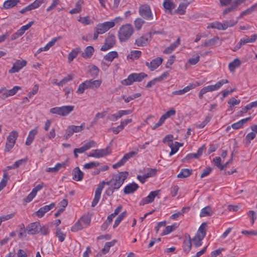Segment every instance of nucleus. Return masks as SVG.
<instances>
[{
	"label": "nucleus",
	"mask_w": 257,
	"mask_h": 257,
	"mask_svg": "<svg viewBox=\"0 0 257 257\" xmlns=\"http://www.w3.org/2000/svg\"><path fill=\"white\" fill-rule=\"evenodd\" d=\"M134 28L131 24H125L122 26L119 29L118 37L120 42L128 40L133 34Z\"/></svg>",
	"instance_id": "nucleus-1"
},
{
	"label": "nucleus",
	"mask_w": 257,
	"mask_h": 257,
	"mask_svg": "<svg viewBox=\"0 0 257 257\" xmlns=\"http://www.w3.org/2000/svg\"><path fill=\"white\" fill-rule=\"evenodd\" d=\"M128 173L126 171L121 172L118 174H114L111 178V186L114 189H118L123 184L124 180L127 178Z\"/></svg>",
	"instance_id": "nucleus-2"
},
{
	"label": "nucleus",
	"mask_w": 257,
	"mask_h": 257,
	"mask_svg": "<svg viewBox=\"0 0 257 257\" xmlns=\"http://www.w3.org/2000/svg\"><path fill=\"white\" fill-rule=\"evenodd\" d=\"M147 76L148 75L144 72L132 73L130 74L126 79L122 80L121 83L124 85H130L134 82H141L144 78Z\"/></svg>",
	"instance_id": "nucleus-3"
},
{
	"label": "nucleus",
	"mask_w": 257,
	"mask_h": 257,
	"mask_svg": "<svg viewBox=\"0 0 257 257\" xmlns=\"http://www.w3.org/2000/svg\"><path fill=\"white\" fill-rule=\"evenodd\" d=\"M74 108L73 105H65L60 107H55L50 110L52 114H56L61 116H65L71 112Z\"/></svg>",
	"instance_id": "nucleus-4"
},
{
	"label": "nucleus",
	"mask_w": 257,
	"mask_h": 257,
	"mask_svg": "<svg viewBox=\"0 0 257 257\" xmlns=\"http://www.w3.org/2000/svg\"><path fill=\"white\" fill-rule=\"evenodd\" d=\"M18 137V133L16 131L11 132L7 138L5 147V151L9 152L14 146L16 141Z\"/></svg>",
	"instance_id": "nucleus-5"
},
{
	"label": "nucleus",
	"mask_w": 257,
	"mask_h": 257,
	"mask_svg": "<svg viewBox=\"0 0 257 257\" xmlns=\"http://www.w3.org/2000/svg\"><path fill=\"white\" fill-rule=\"evenodd\" d=\"M21 87L18 86H14L12 89L8 90L6 87L0 89V99H5L9 96L14 95Z\"/></svg>",
	"instance_id": "nucleus-6"
},
{
	"label": "nucleus",
	"mask_w": 257,
	"mask_h": 257,
	"mask_svg": "<svg viewBox=\"0 0 257 257\" xmlns=\"http://www.w3.org/2000/svg\"><path fill=\"white\" fill-rule=\"evenodd\" d=\"M139 149H136L135 151H132L126 153L119 161L112 165V168L113 169H117L123 166L130 159L137 155Z\"/></svg>",
	"instance_id": "nucleus-7"
},
{
	"label": "nucleus",
	"mask_w": 257,
	"mask_h": 257,
	"mask_svg": "<svg viewBox=\"0 0 257 257\" xmlns=\"http://www.w3.org/2000/svg\"><path fill=\"white\" fill-rule=\"evenodd\" d=\"M115 37L114 35L109 34L105 39L104 44L102 46L100 50L102 51H106L112 48L115 44Z\"/></svg>",
	"instance_id": "nucleus-8"
},
{
	"label": "nucleus",
	"mask_w": 257,
	"mask_h": 257,
	"mask_svg": "<svg viewBox=\"0 0 257 257\" xmlns=\"http://www.w3.org/2000/svg\"><path fill=\"white\" fill-rule=\"evenodd\" d=\"M139 14L144 19L147 20L153 19V15L150 7L148 5H144L139 8Z\"/></svg>",
	"instance_id": "nucleus-9"
},
{
	"label": "nucleus",
	"mask_w": 257,
	"mask_h": 257,
	"mask_svg": "<svg viewBox=\"0 0 257 257\" xmlns=\"http://www.w3.org/2000/svg\"><path fill=\"white\" fill-rule=\"evenodd\" d=\"M115 25L114 22H106L102 24H99L95 28V30L97 31L100 34L107 32L109 29L113 28Z\"/></svg>",
	"instance_id": "nucleus-10"
},
{
	"label": "nucleus",
	"mask_w": 257,
	"mask_h": 257,
	"mask_svg": "<svg viewBox=\"0 0 257 257\" xmlns=\"http://www.w3.org/2000/svg\"><path fill=\"white\" fill-rule=\"evenodd\" d=\"M228 81L227 79H222L217 82L215 85H210L202 88L206 93L208 92H212L218 90L223 84L228 83Z\"/></svg>",
	"instance_id": "nucleus-11"
},
{
	"label": "nucleus",
	"mask_w": 257,
	"mask_h": 257,
	"mask_svg": "<svg viewBox=\"0 0 257 257\" xmlns=\"http://www.w3.org/2000/svg\"><path fill=\"white\" fill-rule=\"evenodd\" d=\"M27 62L25 60H17L13 64V67L9 70L10 73L18 72L23 67L26 66Z\"/></svg>",
	"instance_id": "nucleus-12"
},
{
	"label": "nucleus",
	"mask_w": 257,
	"mask_h": 257,
	"mask_svg": "<svg viewBox=\"0 0 257 257\" xmlns=\"http://www.w3.org/2000/svg\"><path fill=\"white\" fill-rule=\"evenodd\" d=\"M160 190H156L152 191L150 193L148 196L144 198L140 202V205H144L146 204L152 203L156 196H157L160 192Z\"/></svg>",
	"instance_id": "nucleus-13"
},
{
	"label": "nucleus",
	"mask_w": 257,
	"mask_h": 257,
	"mask_svg": "<svg viewBox=\"0 0 257 257\" xmlns=\"http://www.w3.org/2000/svg\"><path fill=\"white\" fill-rule=\"evenodd\" d=\"M205 149V146L203 145L202 147L199 148L196 153H191L187 155L185 158L182 159L183 162H187L193 158L198 159L202 156L203 152Z\"/></svg>",
	"instance_id": "nucleus-14"
},
{
	"label": "nucleus",
	"mask_w": 257,
	"mask_h": 257,
	"mask_svg": "<svg viewBox=\"0 0 257 257\" xmlns=\"http://www.w3.org/2000/svg\"><path fill=\"white\" fill-rule=\"evenodd\" d=\"M163 58L157 57L153 59L150 63L146 62V65L151 70L154 71L157 69L162 63Z\"/></svg>",
	"instance_id": "nucleus-15"
},
{
	"label": "nucleus",
	"mask_w": 257,
	"mask_h": 257,
	"mask_svg": "<svg viewBox=\"0 0 257 257\" xmlns=\"http://www.w3.org/2000/svg\"><path fill=\"white\" fill-rule=\"evenodd\" d=\"M151 36L150 34H146L136 39L135 44L139 47L146 46L149 42V40L151 39Z\"/></svg>",
	"instance_id": "nucleus-16"
},
{
	"label": "nucleus",
	"mask_w": 257,
	"mask_h": 257,
	"mask_svg": "<svg viewBox=\"0 0 257 257\" xmlns=\"http://www.w3.org/2000/svg\"><path fill=\"white\" fill-rule=\"evenodd\" d=\"M55 206V203H52L49 205H45L41 207L36 212V215L39 217H42L46 212L53 209Z\"/></svg>",
	"instance_id": "nucleus-17"
},
{
	"label": "nucleus",
	"mask_w": 257,
	"mask_h": 257,
	"mask_svg": "<svg viewBox=\"0 0 257 257\" xmlns=\"http://www.w3.org/2000/svg\"><path fill=\"white\" fill-rule=\"evenodd\" d=\"M169 75L168 71L164 72L161 76L156 77L152 80L149 81L146 85V87L150 88L154 85L156 82L161 81L167 78Z\"/></svg>",
	"instance_id": "nucleus-18"
},
{
	"label": "nucleus",
	"mask_w": 257,
	"mask_h": 257,
	"mask_svg": "<svg viewBox=\"0 0 257 257\" xmlns=\"http://www.w3.org/2000/svg\"><path fill=\"white\" fill-rule=\"evenodd\" d=\"M88 89H96L99 87L102 81L101 79L93 80L92 79L85 81Z\"/></svg>",
	"instance_id": "nucleus-19"
},
{
	"label": "nucleus",
	"mask_w": 257,
	"mask_h": 257,
	"mask_svg": "<svg viewBox=\"0 0 257 257\" xmlns=\"http://www.w3.org/2000/svg\"><path fill=\"white\" fill-rule=\"evenodd\" d=\"M117 57H118L117 52L114 51H111L104 56V60L107 62H103V63L108 67L113 59Z\"/></svg>",
	"instance_id": "nucleus-20"
},
{
	"label": "nucleus",
	"mask_w": 257,
	"mask_h": 257,
	"mask_svg": "<svg viewBox=\"0 0 257 257\" xmlns=\"http://www.w3.org/2000/svg\"><path fill=\"white\" fill-rule=\"evenodd\" d=\"M95 145V142L93 141H89L86 144H85L82 147L79 148H76L75 152H78V153H83L85 152L86 151L89 150V149L94 147Z\"/></svg>",
	"instance_id": "nucleus-21"
},
{
	"label": "nucleus",
	"mask_w": 257,
	"mask_h": 257,
	"mask_svg": "<svg viewBox=\"0 0 257 257\" xmlns=\"http://www.w3.org/2000/svg\"><path fill=\"white\" fill-rule=\"evenodd\" d=\"M40 223L38 222L31 223L27 227L26 231L30 234H35L37 232Z\"/></svg>",
	"instance_id": "nucleus-22"
},
{
	"label": "nucleus",
	"mask_w": 257,
	"mask_h": 257,
	"mask_svg": "<svg viewBox=\"0 0 257 257\" xmlns=\"http://www.w3.org/2000/svg\"><path fill=\"white\" fill-rule=\"evenodd\" d=\"M139 188V186L136 183H132L127 185L124 188L123 192L125 194H130L133 193Z\"/></svg>",
	"instance_id": "nucleus-23"
},
{
	"label": "nucleus",
	"mask_w": 257,
	"mask_h": 257,
	"mask_svg": "<svg viewBox=\"0 0 257 257\" xmlns=\"http://www.w3.org/2000/svg\"><path fill=\"white\" fill-rule=\"evenodd\" d=\"M72 175L74 180L79 181L83 179L84 174L79 167H76L72 171Z\"/></svg>",
	"instance_id": "nucleus-24"
},
{
	"label": "nucleus",
	"mask_w": 257,
	"mask_h": 257,
	"mask_svg": "<svg viewBox=\"0 0 257 257\" xmlns=\"http://www.w3.org/2000/svg\"><path fill=\"white\" fill-rule=\"evenodd\" d=\"M96 158H101L105 157L111 153V149L109 147H107L105 149H96L95 150Z\"/></svg>",
	"instance_id": "nucleus-25"
},
{
	"label": "nucleus",
	"mask_w": 257,
	"mask_h": 257,
	"mask_svg": "<svg viewBox=\"0 0 257 257\" xmlns=\"http://www.w3.org/2000/svg\"><path fill=\"white\" fill-rule=\"evenodd\" d=\"M196 85L194 84H190L186 87H184L183 89L176 90L172 92V94L176 95H181L188 92L189 90L195 88Z\"/></svg>",
	"instance_id": "nucleus-26"
},
{
	"label": "nucleus",
	"mask_w": 257,
	"mask_h": 257,
	"mask_svg": "<svg viewBox=\"0 0 257 257\" xmlns=\"http://www.w3.org/2000/svg\"><path fill=\"white\" fill-rule=\"evenodd\" d=\"M180 42V38H178V39L175 42L171 44L170 46L167 47L163 51V53L164 54H167L171 53L174 50V49L179 45Z\"/></svg>",
	"instance_id": "nucleus-27"
},
{
	"label": "nucleus",
	"mask_w": 257,
	"mask_h": 257,
	"mask_svg": "<svg viewBox=\"0 0 257 257\" xmlns=\"http://www.w3.org/2000/svg\"><path fill=\"white\" fill-rule=\"evenodd\" d=\"M38 133V130L37 128L31 130L29 134L28 137L26 142V145L27 146L30 145L33 141L35 137Z\"/></svg>",
	"instance_id": "nucleus-28"
},
{
	"label": "nucleus",
	"mask_w": 257,
	"mask_h": 257,
	"mask_svg": "<svg viewBox=\"0 0 257 257\" xmlns=\"http://www.w3.org/2000/svg\"><path fill=\"white\" fill-rule=\"evenodd\" d=\"M94 48L92 46H87L82 53L81 56L84 58L91 57L94 53Z\"/></svg>",
	"instance_id": "nucleus-29"
},
{
	"label": "nucleus",
	"mask_w": 257,
	"mask_h": 257,
	"mask_svg": "<svg viewBox=\"0 0 257 257\" xmlns=\"http://www.w3.org/2000/svg\"><path fill=\"white\" fill-rule=\"evenodd\" d=\"M168 146L171 149V151L169 153V156L171 157L178 151L180 147V143L177 142H175L174 143H169Z\"/></svg>",
	"instance_id": "nucleus-30"
},
{
	"label": "nucleus",
	"mask_w": 257,
	"mask_h": 257,
	"mask_svg": "<svg viewBox=\"0 0 257 257\" xmlns=\"http://www.w3.org/2000/svg\"><path fill=\"white\" fill-rule=\"evenodd\" d=\"M192 173V170L189 169H182L180 172L178 174L177 177L179 178H186Z\"/></svg>",
	"instance_id": "nucleus-31"
},
{
	"label": "nucleus",
	"mask_w": 257,
	"mask_h": 257,
	"mask_svg": "<svg viewBox=\"0 0 257 257\" xmlns=\"http://www.w3.org/2000/svg\"><path fill=\"white\" fill-rule=\"evenodd\" d=\"M80 48L79 47L76 48L75 49H73L70 53H69L68 56V62H71L73 60L74 58H75L78 54L80 52Z\"/></svg>",
	"instance_id": "nucleus-32"
},
{
	"label": "nucleus",
	"mask_w": 257,
	"mask_h": 257,
	"mask_svg": "<svg viewBox=\"0 0 257 257\" xmlns=\"http://www.w3.org/2000/svg\"><path fill=\"white\" fill-rule=\"evenodd\" d=\"M191 239L189 235L188 238L186 237L184 240L183 246L184 251L186 253H188L191 249Z\"/></svg>",
	"instance_id": "nucleus-33"
},
{
	"label": "nucleus",
	"mask_w": 257,
	"mask_h": 257,
	"mask_svg": "<svg viewBox=\"0 0 257 257\" xmlns=\"http://www.w3.org/2000/svg\"><path fill=\"white\" fill-rule=\"evenodd\" d=\"M240 64L241 62L240 60L238 58H236L229 64L228 68L231 72H233L237 67L240 65Z\"/></svg>",
	"instance_id": "nucleus-34"
},
{
	"label": "nucleus",
	"mask_w": 257,
	"mask_h": 257,
	"mask_svg": "<svg viewBox=\"0 0 257 257\" xmlns=\"http://www.w3.org/2000/svg\"><path fill=\"white\" fill-rule=\"evenodd\" d=\"M163 6L166 10L172 11L175 8V4L172 0H164Z\"/></svg>",
	"instance_id": "nucleus-35"
},
{
	"label": "nucleus",
	"mask_w": 257,
	"mask_h": 257,
	"mask_svg": "<svg viewBox=\"0 0 257 257\" xmlns=\"http://www.w3.org/2000/svg\"><path fill=\"white\" fill-rule=\"evenodd\" d=\"M20 2V0H7L4 4V7L7 9L12 8Z\"/></svg>",
	"instance_id": "nucleus-36"
},
{
	"label": "nucleus",
	"mask_w": 257,
	"mask_h": 257,
	"mask_svg": "<svg viewBox=\"0 0 257 257\" xmlns=\"http://www.w3.org/2000/svg\"><path fill=\"white\" fill-rule=\"evenodd\" d=\"M218 39V37H214L211 39L206 40L201 46L205 47L213 46L216 44Z\"/></svg>",
	"instance_id": "nucleus-37"
},
{
	"label": "nucleus",
	"mask_w": 257,
	"mask_h": 257,
	"mask_svg": "<svg viewBox=\"0 0 257 257\" xmlns=\"http://www.w3.org/2000/svg\"><path fill=\"white\" fill-rule=\"evenodd\" d=\"M204 238L200 236V234L197 233L192 240L195 246L199 247L202 245V240Z\"/></svg>",
	"instance_id": "nucleus-38"
},
{
	"label": "nucleus",
	"mask_w": 257,
	"mask_h": 257,
	"mask_svg": "<svg viewBox=\"0 0 257 257\" xmlns=\"http://www.w3.org/2000/svg\"><path fill=\"white\" fill-rule=\"evenodd\" d=\"M83 3L82 0H79L75 4V8L71 10L69 13L71 14H78L81 11V5Z\"/></svg>",
	"instance_id": "nucleus-39"
},
{
	"label": "nucleus",
	"mask_w": 257,
	"mask_h": 257,
	"mask_svg": "<svg viewBox=\"0 0 257 257\" xmlns=\"http://www.w3.org/2000/svg\"><path fill=\"white\" fill-rule=\"evenodd\" d=\"M212 214V210L210 206H206L202 209L200 216V217L209 216Z\"/></svg>",
	"instance_id": "nucleus-40"
},
{
	"label": "nucleus",
	"mask_w": 257,
	"mask_h": 257,
	"mask_svg": "<svg viewBox=\"0 0 257 257\" xmlns=\"http://www.w3.org/2000/svg\"><path fill=\"white\" fill-rule=\"evenodd\" d=\"M257 8V3L252 6L251 7L242 12L240 15L239 18H242L245 15L250 14Z\"/></svg>",
	"instance_id": "nucleus-41"
},
{
	"label": "nucleus",
	"mask_w": 257,
	"mask_h": 257,
	"mask_svg": "<svg viewBox=\"0 0 257 257\" xmlns=\"http://www.w3.org/2000/svg\"><path fill=\"white\" fill-rule=\"evenodd\" d=\"M213 161L214 165L217 166L220 170H223L226 168V165H221L220 157H215L213 159Z\"/></svg>",
	"instance_id": "nucleus-42"
},
{
	"label": "nucleus",
	"mask_w": 257,
	"mask_h": 257,
	"mask_svg": "<svg viewBox=\"0 0 257 257\" xmlns=\"http://www.w3.org/2000/svg\"><path fill=\"white\" fill-rule=\"evenodd\" d=\"M214 28L217 29L218 30H225L224 25H223V22L222 23L216 22L214 23H212L210 24V26H208L207 28Z\"/></svg>",
	"instance_id": "nucleus-43"
},
{
	"label": "nucleus",
	"mask_w": 257,
	"mask_h": 257,
	"mask_svg": "<svg viewBox=\"0 0 257 257\" xmlns=\"http://www.w3.org/2000/svg\"><path fill=\"white\" fill-rule=\"evenodd\" d=\"M9 179V176L6 173H4L3 178L0 182V191L6 186Z\"/></svg>",
	"instance_id": "nucleus-44"
},
{
	"label": "nucleus",
	"mask_w": 257,
	"mask_h": 257,
	"mask_svg": "<svg viewBox=\"0 0 257 257\" xmlns=\"http://www.w3.org/2000/svg\"><path fill=\"white\" fill-rule=\"evenodd\" d=\"M207 227V224L206 222H203L201 224L198 229V231L197 233L200 234V236L203 237H205L206 235V227Z\"/></svg>",
	"instance_id": "nucleus-45"
},
{
	"label": "nucleus",
	"mask_w": 257,
	"mask_h": 257,
	"mask_svg": "<svg viewBox=\"0 0 257 257\" xmlns=\"http://www.w3.org/2000/svg\"><path fill=\"white\" fill-rule=\"evenodd\" d=\"M126 215V212L123 211L117 216L115 220L113 228H115L119 225L121 220L125 217Z\"/></svg>",
	"instance_id": "nucleus-46"
},
{
	"label": "nucleus",
	"mask_w": 257,
	"mask_h": 257,
	"mask_svg": "<svg viewBox=\"0 0 257 257\" xmlns=\"http://www.w3.org/2000/svg\"><path fill=\"white\" fill-rule=\"evenodd\" d=\"M73 74H69L66 77L62 79L60 82H58L57 85L59 86H62L68 81L71 80L73 78Z\"/></svg>",
	"instance_id": "nucleus-47"
},
{
	"label": "nucleus",
	"mask_w": 257,
	"mask_h": 257,
	"mask_svg": "<svg viewBox=\"0 0 257 257\" xmlns=\"http://www.w3.org/2000/svg\"><path fill=\"white\" fill-rule=\"evenodd\" d=\"M84 227L87 226L90 222V218L88 215H83L79 219Z\"/></svg>",
	"instance_id": "nucleus-48"
},
{
	"label": "nucleus",
	"mask_w": 257,
	"mask_h": 257,
	"mask_svg": "<svg viewBox=\"0 0 257 257\" xmlns=\"http://www.w3.org/2000/svg\"><path fill=\"white\" fill-rule=\"evenodd\" d=\"M83 225L80 222V220H79L72 227L71 231L73 232H76L79 230L82 229L84 228L83 226Z\"/></svg>",
	"instance_id": "nucleus-49"
},
{
	"label": "nucleus",
	"mask_w": 257,
	"mask_h": 257,
	"mask_svg": "<svg viewBox=\"0 0 257 257\" xmlns=\"http://www.w3.org/2000/svg\"><path fill=\"white\" fill-rule=\"evenodd\" d=\"M189 3H181L178 7L177 11L180 15L184 14L185 10Z\"/></svg>",
	"instance_id": "nucleus-50"
},
{
	"label": "nucleus",
	"mask_w": 257,
	"mask_h": 257,
	"mask_svg": "<svg viewBox=\"0 0 257 257\" xmlns=\"http://www.w3.org/2000/svg\"><path fill=\"white\" fill-rule=\"evenodd\" d=\"M87 89H88V87L85 83V81H84L79 85L78 88L76 91V93L79 94H83L85 90Z\"/></svg>",
	"instance_id": "nucleus-51"
},
{
	"label": "nucleus",
	"mask_w": 257,
	"mask_h": 257,
	"mask_svg": "<svg viewBox=\"0 0 257 257\" xmlns=\"http://www.w3.org/2000/svg\"><path fill=\"white\" fill-rule=\"evenodd\" d=\"M147 173L144 175L147 178L155 176L157 173V170L156 169L147 168Z\"/></svg>",
	"instance_id": "nucleus-52"
},
{
	"label": "nucleus",
	"mask_w": 257,
	"mask_h": 257,
	"mask_svg": "<svg viewBox=\"0 0 257 257\" xmlns=\"http://www.w3.org/2000/svg\"><path fill=\"white\" fill-rule=\"evenodd\" d=\"M56 235L58 238L59 240L62 242L64 240L65 235L63 233L59 228H57Z\"/></svg>",
	"instance_id": "nucleus-53"
},
{
	"label": "nucleus",
	"mask_w": 257,
	"mask_h": 257,
	"mask_svg": "<svg viewBox=\"0 0 257 257\" xmlns=\"http://www.w3.org/2000/svg\"><path fill=\"white\" fill-rule=\"evenodd\" d=\"M223 22L225 30L227 29L228 27H233L237 23V21L234 20L224 21Z\"/></svg>",
	"instance_id": "nucleus-54"
},
{
	"label": "nucleus",
	"mask_w": 257,
	"mask_h": 257,
	"mask_svg": "<svg viewBox=\"0 0 257 257\" xmlns=\"http://www.w3.org/2000/svg\"><path fill=\"white\" fill-rule=\"evenodd\" d=\"M89 72L91 74V77H95L98 75L99 69L96 66H95V65H93L90 68Z\"/></svg>",
	"instance_id": "nucleus-55"
},
{
	"label": "nucleus",
	"mask_w": 257,
	"mask_h": 257,
	"mask_svg": "<svg viewBox=\"0 0 257 257\" xmlns=\"http://www.w3.org/2000/svg\"><path fill=\"white\" fill-rule=\"evenodd\" d=\"M176 227L174 224L166 226L162 233V235H166L170 233V232L176 229Z\"/></svg>",
	"instance_id": "nucleus-56"
},
{
	"label": "nucleus",
	"mask_w": 257,
	"mask_h": 257,
	"mask_svg": "<svg viewBox=\"0 0 257 257\" xmlns=\"http://www.w3.org/2000/svg\"><path fill=\"white\" fill-rule=\"evenodd\" d=\"M212 118L211 115H207L206 116L204 121H203L200 124L197 125V127L199 128H203L211 120Z\"/></svg>",
	"instance_id": "nucleus-57"
},
{
	"label": "nucleus",
	"mask_w": 257,
	"mask_h": 257,
	"mask_svg": "<svg viewBox=\"0 0 257 257\" xmlns=\"http://www.w3.org/2000/svg\"><path fill=\"white\" fill-rule=\"evenodd\" d=\"M199 60L200 56L198 54H196L194 57H193L188 60V63L190 65H194L196 64L199 61Z\"/></svg>",
	"instance_id": "nucleus-58"
},
{
	"label": "nucleus",
	"mask_w": 257,
	"mask_h": 257,
	"mask_svg": "<svg viewBox=\"0 0 257 257\" xmlns=\"http://www.w3.org/2000/svg\"><path fill=\"white\" fill-rule=\"evenodd\" d=\"M140 96H141L140 93H137L133 94V95L127 97L126 98H125V97L123 96L122 98L124 99V101L126 103H127V102H130V101L140 97Z\"/></svg>",
	"instance_id": "nucleus-59"
},
{
	"label": "nucleus",
	"mask_w": 257,
	"mask_h": 257,
	"mask_svg": "<svg viewBox=\"0 0 257 257\" xmlns=\"http://www.w3.org/2000/svg\"><path fill=\"white\" fill-rule=\"evenodd\" d=\"M144 23L145 21L141 18H137L134 22L135 26L138 30H140Z\"/></svg>",
	"instance_id": "nucleus-60"
},
{
	"label": "nucleus",
	"mask_w": 257,
	"mask_h": 257,
	"mask_svg": "<svg viewBox=\"0 0 257 257\" xmlns=\"http://www.w3.org/2000/svg\"><path fill=\"white\" fill-rule=\"evenodd\" d=\"M257 39V34L252 35L250 36V38L248 37L246 38L242 39L243 42H244V44H246L247 43H252L255 41Z\"/></svg>",
	"instance_id": "nucleus-61"
},
{
	"label": "nucleus",
	"mask_w": 257,
	"mask_h": 257,
	"mask_svg": "<svg viewBox=\"0 0 257 257\" xmlns=\"http://www.w3.org/2000/svg\"><path fill=\"white\" fill-rule=\"evenodd\" d=\"M255 133L254 132L248 133L245 138L246 143L249 144L250 141L255 138Z\"/></svg>",
	"instance_id": "nucleus-62"
},
{
	"label": "nucleus",
	"mask_w": 257,
	"mask_h": 257,
	"mask_svg": "<svg viewBox=\"0 0 257 257\" xmlns=\"http://www.w3.org/2000/svg\"><path fill=\"white\" fill-rule=\"evenodd\" d=\"M104 188V184H99L95 192L94 197L100 198L102 189Z\"/></svg>",
	"instance_id": "nucleus-63"
},
{
	"label": "nucleus",
	"mask_w": 257,
	"mask_h": 257,
	"mask_svg": "<svg viewBox=\"0 0 257 257\" xmlns=\"http://www.w3.org/2000/svg\"><path fill=\"white\" fill-rule=\"evenodd\" d=\"M78 21L82 24L87 25L90 24V20L89 16L80 17Z\"/></svg>",
	"instance_id": "nucleus-64"
}]
</instances>
